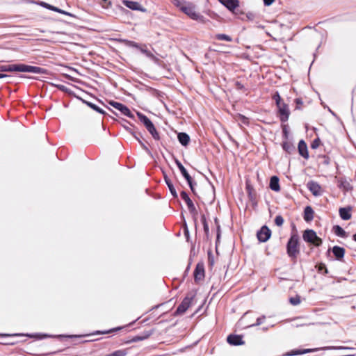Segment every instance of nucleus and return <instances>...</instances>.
Listing matches in <instances>:
<instances>
[{"instance_id": "bb28decb", "label": "nucleus", "mask_w": 356, "mask_h": 356, "mask_svg": "<svg viewBox=\"0 0 356 356\" xmlns=\"http://www.w3.org/2000/svg\"><path fill=\"white\" fill-rule=\"evenodd\" d=\"M283 149L289 154H291L296 151L295 146L290 142L285 141L282 143Z\"/></svg>"}, {"instance_id": "c85d7f7f", "label": "nucleus", "mask_w": 356, "mask_h": 356, "mask_svg": "<svg viewBox=\"0 0 356 356\" xmlns=\"http://www.w3.org/2000/svg\"><path fill=\"white\" fill-rule=\"evenodd\" d=\"M334 233L340 236V237H346V233L343 228H341L339 225H336L334 227Z\"/></svg>"}, {"instance_id": "0eeeda50", "label": "nucleus", "mask_w": 356, "mask_h": 356, "mask_svg": "<svg viewBox=\"0 0 356 356\" xmlns=\"http://www.w3.org/2000/svg\"><path fill=\"white\" fill-rule=\"evenodd\" d=\"M271 236L270 229L266 225H264L257 233V236L260 242L267 241Z\"/></svg>"}, {"instance_id": "9d476101", "label": "nucleus", "mask_w": 356, "mask_h": 356, "mask_svg": "<svg viewBox=\"0 0 356 356\" xmlns=\"http://www.w3.org/2000/svg\"><path fill=\"white\" fill-rule=\"evenodd\" d=\"M181 10L192 19H197L200 17V14L195 11V7L191 4L181 6Z\"/></svg>"}, {"instance_id": "4d7b16f0", "label": "nucleus", "mask_w": 356, "mask_h": 356, "mask_svg": "<svg viewBox=\"0 0 356 356\" xmlns=\"http://www.w3.org/2000/svg\"><path fill=\"white\" fill-rule=\"evenodd\" d=\"M284 132L285 135L286 136V134H287L286 131L284 130Z\"/></svg>"}, {"instance_id": "13d9d810", "label": "nucleus", "mask_w": 356, "mask_h": 356, "mask_svg": "<svg viewBox=\"0 0 356 356\" xmlns=\"http://www.w3.org/2000/svg\"><path fill=\"white\" fill-rule=\"evenodd\" d=\"M144 148H145L147 151H148L147 147H145V146H144Z\"/></svg>"}, {"instance_id": "37998d69", "label": "nucleus", "mask_w": 356, "mask_h": 356, "mask_svg": "<svg viewBox=\"0 0 356 356\" xmlns=\"http://www.w3.org/2000/svg\"><path fill=\"white\" fill-rule=\"evenodd\" d=\"M323 270H324V273L325 274H327L328 273V270L325 266V265L323 263H321L318 266V270L319 272H321Z\"/></svg>"}, {"instance_id": "f3484780", "label": "nucleus", "mask_w": 356, "mask_h": 356, "mask_svg": "<svg viewBox=\"0 0 356 356\" xmlns=\"http://www.w3.org/2000/svg\"><path fill=\"white\" fill-rule=\"evenodd\" d=\"M351 211L352 207H341L339 210V216L341 218V219L344 220H350L352 217L351 215Z\"/></svg>"}, {"instance_id": "6ab92c4d", "label": "nucleus", "mask_w": 356, "mask_h": 356, "mask_svg": "<svg viewBox=\"0 0 356 356\" xmlns=\"http://www.w3.org/2000/svg\"><path fill=\"white\" fill-rule=\"evenodd\" d=\"M332 252L337 259L340 260L343 258L345 254V249L339 246H334L332 248Z\"/></svg>"}, {"instance_id": "4c0bfd02", "label": "nucleus", "mask_w": 356, "mask_h": 356, "mask_svg": "<svg viewBox=\"0 0 356 356\" xmlns=\"http://www.w3.org/2000/svg\"><path fill=\"white\" fill-rule=\"evenodd\" d=\"M298 355H302L301 350H292L286 353L284 355L286 356H295Z\"/></svg>"}, {"instance_id": "58836bf2", "label": "nucleus", "mask_w": 356, "mask_h": 356, "mask_svg": "<svg viewBox=\"0 0 356 356\" xmlns=\"http://www.w3.org/2000/svg\"><path fill=\"white\" fill-rule=\"evenodd\" d=\"M152 334V332H148L144 337L137 336L133 340L134 341H142L145 339L148 338Z\"/></svg>"}, {"instance_id": "b1692460", "label": "nucleus", "mask_w": 356, "mask_h": 356, "mask_svg": "<svg viewBox=\"0 0 356 356\" xmlns=\"http://www.w3.org/2000/svg\"><path fill=\"white\" fill-rule=\"evenodd\" d=\"M137 114L140 122L144 124L147 129H148L152 125H153L152 121L146 115L140 113H138Z\"/></svg>"}, {"instance_id": "473e14b6", "label": "nucleus", "mask_w": 356, "mask_h": 356, "mask_svg": "<svg viewBox=\"0 0 356 356\" xmlns=\"http://www.w3.org/2000/svg\"><path fill=\"white\" fill-rule=\"evenodd\" d=\"M272 98L275 102L276 106L283 103V102L282 101V98H281V97H280V95L278 92H276L273 95Z\"/></svg>"}, {"instance_id": "f03ea898", "label": "nucleus", "mask_w": 356, "mask_h": 356, "mask_svg": "<svg viewBox=\"0 0 356 356\" xmlns=\"http://www.w3.org/2000/svg\"><path fill=\"white\" fill-rule=\"evenodd\" d=\"M286 252L288 256L296 261L300 253L299 236L298 234H292L286 244Z\"/></svg>"}, {"instance_id": "49530a36", "label": "nucleus", "mask_w": 356, "mask_h": 356, "mask_svg": "<svg viewBox=\"0 0 356 356\" xmlns=\"http://www.w3.org/2000/svg\"><path fill=\"white\" fill-rule=\"evenodd\" d=\"M247 18L249 19V20H254L256 17V15L253 13H248L247 15Z\"/></svg>"}, {"instance_id": "aec40b11", "label": "nucleus", "mask_w": 356, "mask_h": 356, "mask_svg": "<svg viewBox=\"0 0 356 356\" xmlns=\"http://www.w3.org/2000/svg\"><path fill=\"white\" fill-rule=\"evenodd\" d=\"M270 188L274 191L278 192L280 190L279 178L277 176H273L270 180Z\"/></svg>"}, {"instance_id": "e433bc0d", "label": "nucleus", "mask_w": 356, "mask_h": 356, "mask_svg": "<svg viewBox=\"0 0 356 356\" xmlns=\"http://www.w3.org/2000/svg\"><path fill=\"white\" fill-rule=\"evenodd\" d=\"M122 328L120 327H115V328H113V329H111L109 330H106V331H97L96 332V334H108V333H111V332H115V331H118V330H121Z\"/></svg>"}, {"instance_id": "79ce46f5", "label": "nucleus", "mask_w": 356, "mask_h": 356, "mask_svg": "<svg viewBox=\"0 0 356 356\" xmlns=\"http://www.w3.org/2000/svg\"><path fill=\"white\" fill-rule=\"evenodd\" d=\"M265 319H266V316H261V317L258 318L257 319L256 323H254V324L252 325V326H258V325H260L261 324H262V323H263V322L264 321V320H265Z\"/></svg>"}, {"instance_id": "8fccbe9b", "label": "nucleus", "mask_w": 356, "mask_h": 356, "mask_svg": "<svg viewBox=\"0 0 356 356\" xmlns=\"http://www.w3.org/2000/svg\"><path fill=\"white\" fill-rule=\"evenodd\" d=\"M275 1V0H264V3L265 6H270L273 2Z\"/></svg>"}, {"instance_id": "cd10ccee", "label": "nucleus", "mask_w": 356, "mask_h": 356, "mask_svg": "<svg viewBox=\"0 0 356 356\" xmlns=\"http://www.w3.org/2000/svg\"><path fill=\"white\" fill-rule=\"evenodd\" d=\"M123 4L131 10H138L139 6L138 2L128 0L123 1Z\"/></svg>"}, {"instance_id": "3c124183", "label": "nucleus", "mask_w": 356, "mask_h": 356, "mask_svg": "<svg viewBox=\"0 0 356 356\" xmlns=\"http://www.w3.org/2000/svg\"><path fill=\"white\" fill-rule=\"evenodd\" d=\"M56 87L62 91H67V88L63 85H56Z\"/></svg>"}, {"instance_id": "603ef678", "label": "nucleus", "mask_w": 356, "mask_h": 356, "mask_svg": "<svg viewBox=\"0 0 356 356\" xmlns=\"http://www.w3.org/2000/svg\"><path fill=\"white\" fill-rule=\"evenodd\" d=\"M236 86L238 89L241 90L243 88V85L240 82H236Z\"/></svg>"}, {"instance_id": "864d4df0", "label": "nucleus", "mask_w": 356, "mask_h": 356, "mask_svg": "<svg viewBox=\"0 0 356 356\" xmlns=\"http://www.w3.org/2000/svg\"><path fill=\"white\" fill-rule=\"evenodd\" d=\"M139 49H140V51L142 53H143V54H145V55H146V54H147V53H148V51H149L147 49H144V48H142V47H139Z\"/></svg>"}, {"instance_id": "ea45409f", "label": "nucleus", "mask_w": 356, "mask_h": 356, "mask_svg": "<svg viewBox=\"0 0 356 356\" xmlns=\"http://www.w3.org/2000/svg\"><path fill=\"white\" fill-rule=\"evenodd\" d=\"M320 143H321L320 139L319 138H316V139L314 140L313 142L312 143L311 147L312 149H316L317 147H319Z\"/></svg>"}, {"instance_id": "2f4dec72", "label": "nucleus", "mask_w": 356, "mask_h": 356, "mask_svg": "<svg viewBox=\"0 0 356 356\" xmlns=\"http://www.w3.org/2000/svg\"><path fill=\"white\" fill-rule=\"evenodd\" d=\"M339 186L340 188H343L346 191H348L351 188L349 182L346 180H340Z\"/></svg>"}, {"instance_id": "39448f33", "label": "nucleus", "mask_w": 356, "mask_h": 356, "mask_svg": "<svg viewBox=\"0 0 356 356\" xmlns=\"http://www.w3.org/2000/svg\"><path fill=\"white\" fill-rule=\"evenodd\" d=\"M277 107L278 108L280 121L282 122H286L289 120L290 115L289 106L283 102L282 104L277 105Z\"/></svg>"}, {"instance_id": "ddd939ff", "label": "nucleus", "mask_w": 356, "mask_h": 356, "mask_svg": "<svg viewBox=\"0 0 356 356\" xmlns=\"http://www.w3.org/2000/svg\"><path fill=\"white\" fill-rule=\"evenodd\" d=\"M223 6L232 13L239 6L238 0H218Z\"/></svg>"}, {"instance_id": "5fc2aeb1", "label": "nucleus", "mask_w": 356, "mask_h": 356, "mask_svg": "<svg viewBox=\"0 0 356 356\" xmlns=\"http://www.w3.org/2000/svg\"><path fill=\"white\" fill-rule=\"evenodd\" d=\"M8 76L6 74H0V79L1 78H4V77H7Z\"/></svg>"}, {"instance_id": "f704fd0d", "label": "nucleus", "mask_w": 356, "mask_h": 356, "mask_svg": "<svg viewBox=\"0 0 356 356\" xmlns=\"http://www.w3.org/2000/svg\"><path fill=\"white\" fill-rule=\"evenodd\" d=\"M275 223L277 226L281 227L284 223V218L282 216L278 215L275 218Z\"/></svg>"}, {"instance_id": "dca6fc26", "label": "nucleus", "mask_w": 356, "mask_h": 356, "mask_svg": "<svg viewBox=\"0 0 356 356\" xmlns=\"http://www.w3.org/2000/svg\"><path fill=\"white\" fill-rule=\"evenodd\" d=\"M336 349H350V348L344 347V346H325L321 348H308V349H302L301 350L302 355L312 352H316L318 350H336Z\"/></svg>"}, {"instance_id": "20e7f679", "label": "nucleus", "mask_w": 356, "mask_h": 356, "mask_svg": "<svg viewBox=\"0 0 356 356\" xmlns=\"http://www.w3.org/2000/svg\"><path fill=\"white\" fill-rule=\"evenodd\" d=\"M175 163L177 165L178 168L179 169L183 177L186 179L192 192L195 195H197L195 193V188H194V185L196 184L193 183L192 177L190 176V175L188 173L186 168L184 167V165L181 164V163L178 159H175Z\"/></svg>"}, {"instance_id": "c03bdc74", "label": "nucleus", "mask_w": 356, "mask_h": 356, "mask_svg": "<svg viewBox=\"0 0 356 356\" xmlns=\"http://www.w3.org/2000/svg\"><path fill=\"white\" fill-rule=\"evenodd\" d=\"M126 44H127L129 47H136L139 49V45L138 43L134 42V41H129V40H125Z\"/></svg>"}, {"instance_id": "9b49d317", "label": "nucleus", "mask_w": 356, "mask_h": 356, "mask_svg": "<svg viewBox=\"0 0 356 356\" xmlns=\"http://www.w3.org/2000/svg\"><path fill=\"white\" fill-rule=\"evenodd\" d=\"M205 192L207 194H202V197L198 196L199 198H202L203 201L211 204L215 199L213 187L209 186L207 188H206Z\"/></svg>"}, {"instance_id": "4468645a", "label": "nucleus", "mask_w": 356, "mask_h": 356, "mask_svg": "<svg viewBox=\"0 0 356 356\" xmlns=\"http://www.w3.org/2000/svg\"><path fill=\"white\" fill-rule=\"evenodd\" d=\"M307 188L314 195L318 196L321 195V187L317 182L309 181L307 183Z\"/></svg>"}, {"instance_id": "f8f14e48", "label": "nucleus", "mask_w": 356, "mask_h": 356, "mask_svg": "<svg viewBox=\"0 0 356 356\" xmlns=\"http://www.w3.org/2000/svg\"><path fill=\"white\" fill-rule=\"evenodd\" d=\"M180 196H181V199L183 200H184L185 202L186 203L189 211L191 213H197L196 208H195L193 202H192V200L188 195V194L185 191H181L180 193Z\"/></svg>"}, {"instance_id": "412c9836", "label": "nucleus", "mask_w": 356, "mask_h": 356, "mask_svg": "<svg viewBox=\"0 0 356 356\" xmlns=\"http://www.w3.org/2000/svg\"><path fill=\"white\" fill-rule=\"evenodd\" d=\"M314 218V210L310 206H307L304 210V220L306 222H310Z\"/></svg>"}, {"instance_id": "1a4fd4ad", "label": "nucleus", "mask_w": 356, "mask_h": 356, "mask_svg": "<svg viewBox=\"0 0 356 356\" xmlns=\"http://www.w3.org/2000/svg\"><path fill=\"white\" fill-rule=\"evenodd\" d=\"M191 301H192V298L186 297L182 300L181 304L178 306L176 312H175V315L177 316V315H181V314H184L186 312V310L189 308V307L191 306Z\"/></svg>"}, {"instance_id": "a878e982", "label": "nucleus", "mask_w": 356, "mask_h": 356, "mask_svg": "<svg viewBox=\"0 0 356 356\" xmlns=\"http://www.w3.org/2000/svg\"><path fill=\"white\" fill-rule=\"evenodd\" d=\"M79 99L85 104H86L88 106H89L90 108H91L92 109H93L94 111L101 113V114H104L105 112L103 109H102L101 108L98 107L97 105L90 102H88V101H86L84 99H83L81 97H79Z\"/></svg>"}, {"instance_id": "4be33fe9", "label": "nucleus", "mask_w": 356, "mask_h": 356, "mask_svg": "<svg viewBox=\"0 0 356 356\" xmlns=\"http://www.w3.org/2000/svg\"><path fill=\"white\" fill-rule=\"evenodd\" d=\"M42 6H43L44 8H46L47 9H49L51 10H54V11H56V12H58V13H62V14H64V15H72L70 13H67L66 11H64L57 7H55L54 6H51L47 3H45V2H40V3Z\"/></svg>"}, {"instance_id": "a19ab883", "label": "nucleus", "mask_w": 356, "mask_h": 356, "mask_svg": "<svg viewBox=\"0 0 356 356\" xmlns=\"http://www.w3.org/2000/svg\"><path fill=\"white\" fill-rule=\"evenodd\" d=\"M100 4L103 8H108L111 5V2L110 0H101Z\"/></svg>"}, {"instance_id": "5701e85b", "label": "nucleus", "mask_w": 356, "mask_h": 356, "mask_svg": "<svg viewBox=\"0 0 356 356\" xmlns=\"http://www.w3.org/2000/svg\"><path fill=\"white\" fill-rule=\"evenodd\" d=\"M164 179H165V182L167 184V186L170 191V193L172 194L173 197H175V198L177 197V193L172 181L168 177V176L166 175H164Z\"/></svg>"}, {"instance_id": "a211bd4d", "label": "nucleus", "mask_w": 356, "mask_h": 356, "mask_svg": "<svg viewBox=\"0 0 356 356\" xmlns=\"http://www.w3.org/2000/svg\"><path fill=\"white\" fill-rule=\"evenodd\" d=\"M298 152L299 154L305 159H308L309 154L306 143L301 140L298 143Z\"/></svg>"}, {"instance_id": "a18cd8bd", "label": "nucleus", "mask_w": 356, "mask_h": 356, "mask_svg": "<svg viewBox=\"0 0 356 356\" xmlns=\"http://www.w3.org/2000/svg\"><path fill=\"white\" fill-rule=\"evenodd\" d=\"M295 103H296V109H301V106L302 105V101L300 98H296L295 99Z\"/></svg>"}, {"instance_id": "72a5a7b5", "label": "nucleus", "mask_w": 356, "mask_h": 356, "mask_svg": "<svg viewBox=\"0 0 356 356\" xmlns=\"http://www.w3.org/2000/svg\"><path fill=\"white\" fill-rule=\"evenodd\" d=\"M289 302L293 305H298L300 303V298L299 296H296L289 298Z\"/></svg>"}, {"instance_id": "09e8293b", "label": "nucleus", "mask_w": 356, "mask_h": 356, "mask_svg": "<svg viewBox=\"0 0 356 356\" xmlns=\"http://www.w3.org/2000/svg\"><path fill=\"white\" fill-rule=\"evenodd\" d=\"M146 56H147L148 58H151V59H152V60H157V58H156V56H154L152 52H150L149 51H148V53H147Z\"/></svg>"}, {"instance_id": "c9c22d12", "label": "nucleus", "mask_w": 356, "mask_h": 356, "mask_svg": "<svg viewBox=\"0 0 356 356\" xmlns=\"http://www.w3.org/2000/svg\"><path fill=\"white\" fill-rule=\"evenodd\" d=\"M201 220H202V222L203 224L204 231L205 234L207 235L209 234V225L206 220V218L204 215L202 216Z\"/></svg>"}, {"instance_id": "de8ad7c7", "label": "nucleus", "mask_w": 356, "mask_h": 356, "mask_svg": "<svg viewBox=\"0 0 356 356\" xmlns=\"http://www.w3.org/2000/svg\"><path fill=\"white\" fill-rule=\"evenodd\" d=\"M239 118L240 120H241V122L244 124H248V118H247L246 117L242 115H240L239 116Z\"/></svg>"}, {"instance_id": "393cba45", "label": "nucleus", "mask_w": 356, "mask_h": 356, "mask_svg": "<svg viewBox=\"0 0 356 356\" xmlns=\"http://www.w3.org/2000/svg\"><path fill=\"white\" fill-rule=\"evenodd\" d=\"M178 140L182 145L186 146L189 143L190 137L187 134L181 132L178 134Z\"/></svg>"}, {"instance_id": "6e6552de", "label": "nucleus", "mask_w": 356, "mask_h": 356, "mask_svg": "<svg viewBox=\"0 0 356 356\" xmlns=\"http://www.w3.org/2000/svg\"><path fill=\"white\" fill-rule=\"evenodd\" d=\"M109 104L113 107H114L115 108L120 111L122 114H123L127 117H129V118H134L133 114L131 113V112L130 111L129 108L127 106H126L125 105H124L120 102H114V101L110 102Z\"/></svg>"}, {"instance_id": "423d86ee", "label": "nucleus", "mask_w": 356, "mask_h": 356, "mask_svg": "<svg viewBox=\"0 0 356 356\" xmlns=\"http://www.w3.org/2000/svg\"><path fill=\"white\" fill-rule=\"evenodd\" d=\"M195 282L198 284L204 278V267L202 263H198L196 265L193 272Z\"/></svg>"}, {"instance_id": "f257e3e1", "label": "nucleus", "mask_w": 356, "mask_h": 356, "mask_svg": "<svg viewBox=\"0 0 356 356\" xmlns=\"http://www.w3.org/2000/svg\"><path fill=\"white\" fill-rule=\"evenodd\" d=\"M1 71L2 72H31L35 74H43L45 70L40 67L31 66L25 64H14L8 66H1Z\"/></svg>"}, {"instance_id": "7ed1b4c3", "label": "nucleus", "mask_w": 356, "mask_h": 356, "mask_svg": "<svg viewBox=\"0 0 356 356\" xmlns=\"http://www.w3.org/2000/svg\"><path fill=\"white\" fill-rule=\"evenodd\" d=\"M305 241L318 247L322 244V239L319 238L313 229H307L302 234Z\"/></svg>"}, {"instance_id": "6e6d98bb", "label": "nucleus", "mask_w": 356, "mask_h": 356, "mask_svg": "<svg viewBox=\"0 0 356 356\" xmlns=\"http://www.w3.org/2000/svg\"><path fill=\"white\" fill-rule=\"evenodd\" d=\"M353 238L355 241H356V234H353Z\"/></svg>"}, {"instance_id": "7c9ffc66", "label": "nucleus", "mask_w": 356, "mask_h": 356, "mask_svg": "<svg viewBox=\"0 0 356 356\" xmlns=\"http://www.w3.org/2000/svg\"><path fill=\"white\" fill-rule=\"evenodd\" d=\"M216 38L218 40H225L227 42L232 41V38L229 35L223 33H219L216 35Z\"/></svg>"}, {"instance_id": "c756f323", "label": "nucleus", "mask_w": 356, "mask_h": 356, "mask_svg": "<svg viewBox=\"0 0 356 356\" xmlns=\"http://www.w3.org/2000/svg\"><path fill=\"white\" fill-rule=\"evenodd\" d=\"M147 131L151 134V135L152 136V137L155 139V140H159L160 139V137H159V133L157 132L154 125H152L148 129Z\"/></svg>"}, {"instance_id": "2eb2a0df", "label": "nucleus", "mask_w": 356, "mask_h": 356, "mask_svg": "<svg viewBox=\"0 0 356 356\" xmlns=\"http://www.w3.org/2000/svg\"><path fill=\"white\" fill-rule=\"evenodd\" d=\"M227 341L229 344L234 346H239L244 343L242 337L236 334H229L227 337Z\"/></svg>"}]
</instances>
